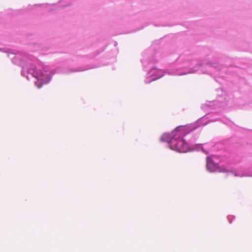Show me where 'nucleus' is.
<instances>
[{
    "instance_id": "nucleus-1",
    "label": "nucleus",
    "mask_w": 252,
    "mask_h": 252,
    "mask_svg": "<svg viewBox=\"0 0 252 252\" xmlns=\"http://www.w3.org/2000/svg\"><path fill=\"white\" fill-rule=\"evenodd\" d=\"M170 146L172 150L181 153L186 152L188 149L187 143L179 136L173 137L171 139Z\"/></svg>"
},
{
    "instance_id": "nucleus-2",
    "label": "nucleus",
    "mask_w": 252,
    "mask_h": 252,
    "mask_svg": "<svg viewBox=\"0 0 252 252\" xmlns=\"http://www.w3.org/2000/svg\"><path fill=\"white\" fill-rule=\"evenodd\" d=\"M206 166L207 169L210 172L214 171L215 164L213 162V159L208 157L206 158Z\"/></svg>"
},
{
    "instance_id": "nucleus-3",
    "label": "nucleus",
    "mask_w": 252,
    "mask_h": 252,
    "mask_svg": "<svg viewBox=\"0 0 252 252\" xmlns=\"http://www.w3.org/2000/svg\"><path fill=\"white\" fill-rule=\"evenodd\" d=\"M222 171L223 172H227V170L226 169H223Z\"/></svg>"
},
{
    "instance_id": "nucleus-4",
    "label": "nucleus",
    "mask_w": 252,
    "mask_h": 252,
    "mask_svg": "<svg viewBox=\"0 0 252 252\" xmlns=\"http://www.w3.org/2000/svg\"><path fill=\"white\" fill-rule=\"evenodd\" d=\"M174 133H178V132L177 131H175Z\"/></svg>"
}]
</instances>
